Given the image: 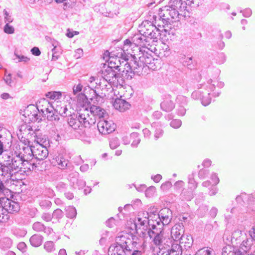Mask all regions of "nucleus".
<instances>
[{"label":"nucleus","mask_w":255,"mask_h":255,"mask_svg":"<svg viewBox=\"0 0 255 255\" xmlns=\"http://www.w3.org/2000/svg\"><path fill=\"white\" fill-rule=\"evenodd\" d=\"M33 160V159H30L29 160H22L21 167L25 169L24 171H33L37 167V164L35 163Z\"/></svg>","instance_id":"29"},{"label":"nucleus","mask_w":255,"mask_h":255,"mask_svg":"<svg viewBox=\"0 0 255 255\" xmlns=\"http://www.w3.org/2000/svg\"><path fill=\"white\" fill-rule=\"evenodd\" d=\"M68 180L71 185L74 188L81 189L86 186V182L82 178L79 177V173L77 172H72L68 175Z\"/></svg>","instance_id":"13"},{"label":"nucleus","mask_w":255,"mask_h":255,"mask_svg":"<svg viewBox=\"0 0 255 255\" xmlns=\"http://www.w3.org/2000/svg\"><path fill=\"white\" fill-rule=\"evenodd\" d=\"M28 113V109L25 110L24 111V115H27V116L29 117V119H30V120H31V121H36L38 120L39 116L38 115L36 111H35L34 112H33V113H31L30 115H29Z\"/></svg>","instance_id":"50"},{"label":"nucleus","mask_w":255,"mask_h":255,"mask_svg":"<svg viewBox=\"0 0 255 255\" xmlns=\"http://www.w3.org/2000/svg\"><path fill=\"white\" fill-rule=\"evenodd\" d=\"M12 244V240L8 237L3 238L0 241V248L3 250H6L10 248Z\"/></svg>","instance_id":"34"},{"label":"nucleus","mask_w":255,"mask_h":255,"mask_svg":"<svg viewBox=\"0 0 255 255\" xmlns=\"http://www.w3.org/2000/svg\"><path fill=\"white\" fill-rule=\"evenodd\" d=\"M113 106L116 110L123 112L129 108L130 104L125 100L117 98L115 100Z\"/></svg>","instance_id":"20"},{"label":"nucleus","mask_w":255,"mask_h":255,"mask_svg":"<svg viewBox=\"0 0 255 255\" xmlns=\"http://www.w3.org/2000/svg\"><path fill=\"white\" fill-rule=\"evenodd\" d=\"M112 9H109V12H107L106 16L110 17H113L117 16L119 13V8L117 4H112Z\"/></svg>","instance_id":"40"},{"label":"nucleus","mask_w":255,"mask_h":255,"mask_svg":"<svg viewBox=\"0 0 255 255\" xmlns=\"http://www.w3.org/2000/svg\"><path fill=\"white\" fill-rule=\"evenodd\" d=\"M194 174L190 175L188 177L189 188L195 190L197 187V183L194 180Z\"/></svg>","instance_id":"46"},{"label":"nucleus","mask_w":255,"mask_h":255,"mask_svg":"<svg viewBox=\"0 0 255 255\" xmlns=\"http://www.w3.org/2000/svg\"><path fill=\"white\" fill-rule=\"evenodd\" d=\"M120 73L111 68H107L102 72L103 81L107 82L110 84L114 83L119 77Z\"/></svg>","instance_id":"12"},{"label":"nucleus","mask_w":255,"mask_h":255,"mask_svg":"<svg viewBox=\"0 0 255 255\" xmlns=\"http://www.w3.org/2000/svg\"><path fill=\"white\" fill-rule=\"evenodd\" d=\"M182 249L181 246L177 243L172 244L170 249L168 250L167 255H182Z\"/></svg>","instance_id":"30"},{"label":"nucleus","mask_w":255,"mask_h":255,"mask_svg":"<svg viewBox=\"0 0 255 255\" xmlns=\"http://www.w3.org/2000/svg\"><path fill=\"white\" fill-rule=\"evenodd\" d=\"M44 249L48 253H51L55 251V245L52 241H47L44 244Z\"/></svg>","instance_id":"45"},{"label":"nucleus","mask_w":255,"mask_h":255,"mask_svg":"<svg viewBox=\"0 0 255 255\" xmlns=\"http://www.w3.org/2000/svg\"><path fill=\"white\" fill-rule=\"evenodd\" d=\"M159 27L158 26V27H156L152 22L145 20L141 23L140 32H142L143 35L148 38L153 43L157 41V39L161 34V32H162V30L165 32L167 31L165 29L161 30Z\"/></svg>","instance_id":"5"},{"label":"nucleus","mask_w":255,"mask_h":255,"mask_svg":"<svg viewBox=\"0 0 255 255\" xmlns=\"http://www.w3.org/2000/svg\"><path fill=\"white\" fill-rule=\"evenodd\" d=\"M83 112L86 114H88L89 118H94L95 123L97 119L99 120L104 119L105 115L106 114V112L104 109L94 105L90 106L89 110L86 108Z\"/></svg>","instance_id":"9"},{"label":"nucleus","mask_w":255,"mask_h":255,"mask_svg":"<svg viewBox=\"0 0 255 255\" xmlns=\"http://www.w3.org/2000/svg\"><path fill=\"white\" fill-rule=\"evenodd\" d=\"M253 240L252 238L246 239V240H243L240 244L239 249H241V250L245 252L249 253L250 250H251L253 245Z\"/></svg>","instance_id":"27"},{"label":"nucleus","mask_w":255,"mask_h":255,"mask_svg":"<svg viewBox=\"0 0 255 255\" xmlns=\"http://www.w3.org/2000/svg\"><path fill=\"white\" fill-rule=\"evenodd\" d=\"M116 243L110 246L109 255H130L131 249L128 244L131 243L130 239L124 236H118L116 238Z\"/></svg>","instance_id":"3"},{"label":"nucleus","mask_w":255,"mask_h":255,"mask_svg":"<svg viewBox=\"0 0 255 255\" xmlns=\"http://www.w3.org/2000/svg\"><path fill=\"white\" fill-rule=\"evenodd\" d=\"M194 189H184L183 190L181 195L184 196V198L187 201H190L194 196Z\"/></svg>","instance_id":"37"},{"label":"nucleus","mask_w":255,"mask_h":255,"mask_svg":"<svg viewBox=\"0 0 255 255\" xmlns=\"http://www.w3.org/2000/svg\"><path fill=\"white\" fill-rule=\"evenodd\" d=\"M3 15H4V22L6 23H9L12 22L13 19L11 15L9 14V13L5 10H3Z\"/></svg>","instance_id":"55"},{"label":"nucleus","mask_w":255,"mask_h":255,"mask_svg":"<svg viewBox=\"0 0 255 255\" xmlns=\"http://www.w3.org/2000/svg\"><path fill=\"white\" fill-rule=\"evenodd\" d=\"M33 159L39 161L46 159L49 154L47 146L40 144L33 145Z\"/></svg>","instance_id":"11"},{"label":"nucleus","mask_w":255,"mask_h":255,"mask_svg":"<svg viewBox=\"0 0 255 255\" xmlns=\"http://www.w3.org/2000/svg\"><path fill=\"white\" fill-rule=\"evenodd\" d=\"M45 115H46L48 121L53 122L54 124L58 122L60 120L59 115L54 107L52 108V110H50Z\"/></svg>","instance_id":"28"},{"label":"nucleus","mask_w":255,"mask_h":255,"mask_svg":"<svg viewBox=\"0 0 255 255\" xmlns=\"http://www.w3.org/2000/svg\"><path fill=\"white\" fill-rule=\"evenodd\" d=\"M14 55L18 59V62H27L29 61L30 59L25 56L20 55L18 54L17 52H14Z\"/></svg>","instance_id":"61"},{"label":"nucleus","mask_w":255,"mask_h":255,"mask_svg":"<svg viewBox=\"0 0 255 255\" xmlns=\"http://www.w3.org/2000/svg\"><path fill=\"white\" fill-rule=\"evenodd\" d=\"M52 163L61 170H64L68 166L69 160L66 158L65 155L59 154L53 158Z\"/></svg>","instance_id":"19"},{"label":"nucleus","mask_w":255,"mask_h":255,"mask_svg":"<svg viewBox=\"0 0 255 255\" xmlns=\"http://www.w3.org/2000/svg\"><path fill=\"white\" fill-rule=\"evenodd\" d=\"M183 4L184 3L181 0H170L169 5L167 6L175 9L180 10Z\"/></svg>","instance_id":"35"},{"label":"nucleus","mask_w":255,"mask_h":255,"mask_svg":"<svg viewBox=\"0 0 255 255\" xmlns=\"http://www.w3.org/2000/svg\"><path fill=\"white\" fill-rule=\"evenodd\" d=\"M68 187V185L63 182H59L56 185L57 189L60 192H64Z\"/></svg>","instance_id":"56"},{"label":"nucleus","mask_w":255,"mask_h":255,"mask_svg":"<svg viewBox=\"0 0 255 255\" xmlns=\"http://www.w3.org/2000/svg\"><path fill=\"white\" fill-rule=\"evenodd\" d=\"M97 128L100 133L108 134L115 130L116 125L112 121H108L103 119L98 121Z\"/></svg>","instance_id":"10"},{"label":"nucleus","mask_w":255,"mask_h":255,"mask_svg":"<svg viewBox=\"0 0 255 255\" xmlns=\"http://www.w3.org/2000/svg\"><path fill=\"white\" fill-rule=\"evenodd\" d=\"M170 14L169 7L165 6L160 8L158 12L159 19L162 23H158L157 26L161 27L162 26L163 28L165 27L166 26L168 27V25H171L173 23Z\"/></svg>","instance_id":"8"},{"label":"nucleus","mask_w":255,"mask_h":255,"mask_svg":"<svg viewBox=\"0 0 255 255\" xmlns=\"http://www.w3.org/2000/svg\"><path fill=\"white\" fill-rule=\"evenodd\" d=\"M110 61L107 68H111L118 72H122L123 69L122 68V64L118 58H114L109 60Z\"/></svg>","instance_id":"25"},{"label":"nucleus","mask_w":255,"mask_h":255,"mask_svg":"<svg viewBox=\"0 0 255 255\" xmlns=\"http://www.w3.org/2000/svg\"><path fill=\"white\" fill-rule=\"evenodd\" d=\"M62 94L61 92L51 91L45 94V96L51 100L55 101L60 100L62 98Z\"/></svg>","instance_id":"36"},{"label":"nucleus","mask_w":255,"mask_h":255,"mask_svg":"<svg viewBox=\"0 0 255 255\" xmlns=\"http://www.w3.org/2000/svg\"><path fill=\"white\" fill-rule=\"evenodd\" d=\"M41 218L46 222H50L53 218V216L49 213H43L41 215Z\"/></svg>","instance_id":"62"},{"label":"nucleus","mask_w":255,"mask_h":255,"mask_svg":"<svg viewBox=\"0 0 255 255\" xmlns=\"http://www.w3.org/2000/svg\"><path fill=\"white\" fill-rule=\"evenodd\" d=\"M30 142L29 141L27 140V143H25V145H27L26 146H23L22 151L17 155L19 156L22 160H29L30 159H33V145H30Z\"/></svg>","instance_id":"18"},{"label":"nucleus","mask_w":255,"mask_h":255,"mask_svg":"<svg viewBox=\"0 0 255 255\" xmlns=\"http://www.w3.org/2000/svg\"><path fill=\"white\" fill-rule=\"evenodd\" d=\"M161 109L166 112L171 111L175 107V104L171 99V96L168 95L160 104Z\"/></svg>","instance_id":"21"},{"label":"nucleus","mask_w":255,"mask_h":255,"mask_svg":"<svg viewBox=\"0 0 255 255\" xmlns=\"http://www.w3.org/2000/svg\"><path fill=\"white\" fill-rule=\"evenodd\" d=\"M0 175L5 177L6 180L10 179L15 172H13L9 165H6V161H5L3 164H0Z\"/></svg>","instance_id":"22"},{"label":"nucleus","mask_w":255,"mask_h":255,"mask_svg":"<svg viewBox=\"0 0 255 255\" xmlns=\"http://www.w3.org/2000/svg\"><path fill=\"white\" fill-rule=\"evenodd\" d=\"M209 170L208 169H201L198 173V177L201 179H204L209 174Z\"/></svg>","instance_id":"58"},{"label":"nucleus","mask_w":255,"mask_h":255,"mask_svg":"<svg viewBox=\"0 0 255 255\" xmlns=\"http://www.w3.org/2000/svg\"><path fill=\"white\" fill-rule=\"evenodd\" d=\"M182 125V122L179 119L173 120L170 123V125L174 128H179Z\"/></svg>","instance_id":"54"},{"label":"nucleus","mask_w":255,"mask_h":255,"mask_svg":"<svg viewBox=\"0 0 255 255\" xmlns=\"http://www.w3.org/2000/svg\"><path fill=\"white\" fill-rule=\"evenodd\" d=\"M186 112V110L183 106H179L177 109V114L179 116H184Z\"/></svg>","instance_id":"63"},{"label":"nucleus","mask_w":255,"mask_h":255,"mask_svg":"<svg viewBox=\"0 0 255 255\" xmlns=\"http://www.w3.org/2000/svg\"><path fill=\"white\" fill-rule=\"evenodd\" d=\"M132 43L136 46H140L142 47H147L148 46L152 44V42L147 38L143 33H137L135 34L131 38Z\"/></svg>","instance_id":"14"},{"label":"nucleus","mask_w":255,"mask_h":255,"mask_svg":"<svg viewBox=\"0 0 255 255\" xmlns=\"http://www.w3.org/2000/svg\"><path fill=\"white\" fill-rule=\"evenodd\" d=\"M131 59L128 62L127 61L128 59L125 58L126 63L122 71V75L127 79H131L135 73L139 74L140 70L143 69V64L140 62L139 58L137 59L134 55L130 54Z\"/></svg>","instance_id":"4"},{"label":"nucleus","mask_w":255,"mask_h":255,"mask_svg":"<svg viewBox=\"0 0 255 255\" xmlns=\"http://www.w3.org/2000/svg\"><path fill=\"white\" fill-rule=\"evenodd\" d=\"M66 215L67 218H74L76 216L77 211L75 207L69 206L65 208Z\"/></svg>","instance_id":"39"},{"label":"nucleus","mask_w":255,"mask_h":255,"mask_svg":"<svg viewBox=\"0 0 255 255\" xmlns=\"http://www.w3.org/2000/svg\"><path fill=\"white\" fill-rule=\"evenodd\" d=\"M142 217L137 218L138 224L140 226L139 229L136 228V233L143 238L149 237L150 239L153 236L163 233L164 225L157 220L149 219L148 213H143Z\"/></svg>","instance_id":"1"},{"label":"nucleus","mask_w":255,"mask_h":255,"mask_svg":"<svg viewBox=\"0 0 255 255\" xmlns=\"http://www.w3.org/2000/svg\"><path fill=\"white\" fill-rule=\"evenodd\" d=\"M170 15L173 22H175L179 20V10L175 9L172 8H170Z\"/></svg>","instance_id":"49"},{"label":"nucleus","mask_w":255,"mask_h":255,"mask_svg":"<svg viewBox=\"0 0 255 255\" xmlns=\"http://www.w3.org/2000/svg\"><path fill=\"white\" fill-rule=\"evenodd\" d=\"M43 241V237L40 235L35 234L32 235L29 239L31 245L34 247H38L42 245Z\"/></svg>","instance_id":"26"},{"label":"nucleus","mask_w":255,"mask_h":255,"mask_svg":"<svg viewBox=\"0 0 255 255\" xmlns=\"http://www.w3.org/2000/svg\"><path fill=\"white\" fill-rule=\"evenodd\" d=\"M184 225L182 223L176 224L171 229V238L175 241L182 240L184 237Z\"/></svg>","instance_id":"17"},{"label":"nucleus","mask_w":255,"mask_h":255,"mask_svg":"<svg viewBox=\"0 0 255 255\" xmlns=\"http://www.w3.org/2000/svg\"><path fill=\"white\" fill-rule=\"evenodd\" d=\"M0 204V209L2 210L3 215L8 217L7 221L10 218L9 213L12 214L17 212L20 209L18 203L7 198H2Z\"/></svg>","instance_id":"6"},{"label":"nucleus","mask_w":255,"mask_h":255,"mask_svg":"<svg viewBox=\"0 0 255 255\" xmlns=\"http://www.w3.org/2000/svg\"><path fill=\"white\" fill-rule=\"evenodd\" d=\"M173 240L172 238L169 237H166L165 241H164L165 243L163 244V249H170V247L172 246V244H174V243H172Z\"/></svg>","instance_id":"53"},{"label":"nucleus","mask_w":255,"mask_h":255,"mask_svg":"<svg viewBox=\"0 0 255 255\" xmlns=\"http://www.w3.org/2000/svg\"><path fill=\"white\" fill-rule=\"evenodd\" d=\"M208 210V208L206 205L200 206L197 211V215L200 217H203Z\"/></svg>","instance_id":"52"},{"label":"nucleus","mask_w":255,"mask_h":255,"mask_svg":"<svg viewBox=\"0 0 255 255\" xmlns=\"http://www.w3.org/2000/svg\"><path fill=\"white\" fill-rule=\"evenodd\" d=\"M203 93L201 91H195L192 93L191 97L195 100L200 99L201 100V98L203 96Z\"/></svg>","instance_id":"57"},{"label":"nucleus","mask_w":255,"mask_h":255,"mask_svg":"<svg viewBox=\"0 0 255 255\" xmlns=\"http://www.w3.org/2000/svg\"><path fill=\"white\" fill-rule=\"evenodd\" d=\"M245 235H244L242 232L237 230L235 231L232 235L231 242L233 246H238L242 240L244 239Z\"/></svg>","instance_id":"24"},{"label":"nucleus","mask_w":255,"mask_h":255,"mask_svg":"<svg viewBox=\"0 0 255 255\" xmlns=\"http://www.w3.org/2000/svg\"><path fill=\"white\" fill-rule=\"evenodd\" d=\"M4 32L7 34H12L14 32V28L12 26H11L9 23H6L3 29Z\"/></svg>","instance_id":"60"},{"label":"nucleus","mask_w":255,"mask_h":255,"mask_svg":"<svg viewBox=\"0 0 255 255\" xmlns=\"http://www.w3.org/2000/svg\"><path fill=\"white\" fill-rule=\"evenodd\" d=\"M67 122L69 126L75 130L80 129L82 127L90 128L95 124L94 119L89 118L88 114H86L83 111H80L76 115H71Z\"/></svg>","instance_id":"2"},{"label":"nucleus","mask_w":255,"mask_h":255,"mask_svg":"<svg viewBox=\"0 0 255 255\" xmlns=\"http://www.w3.org/2000/svg\"><path fill=\"white\" fill-rule=\"evenodd\" d=\"M53 106L45 99H43L39 102L37 109L43 114H46L50 110H52Z\"/></svg>","instance_id":"23"},{"label":"nucleus","mask_w":255,"mask_h":255,"mask_svg":"<svg viewBox=\"0 0 255 255\" xmlns=\"http://www.w3.org/2000/svg\"><path fill=\"white\" fill-rule=\"evenodd\" d=\"M140 62L143 64V68L147 67L148 69L152 70H155L159 68V60L155 59L150 54L147 52L142 53V55L139 56Z\"/></svg>","instance_id":"7"},{"label":"nucleus","mask_w":255,"mask_h":255,"mask_svg":"<svg viewBox=\"0 0 255 255\" xmlns=\"http://www.w3.org/2000/svg\"><path fill=\"white\" fill-rule=\"evenodd\" d=\"M211 102V98L210 96V93L206 92L203 93V96L201 98V102L202 105L204 106H207L209 105Z\"/></svg>","instance_id":"41"},{"label":"nucleus","mask_w":255,"mask_h":255,"mask_svg":"<svg viewBox=\"0 0 255 255\" xmlns=\"http://www.w3.org/2000/svg\"><path fill=\"white\" fill-rule=\"evenodd\" d=\"M120 145V142L117 138H114L110 141V146L112 149H115Z\"/></svg>","instance_id":"59"},{"label":"nucleus","mask_w":255,"mask_h":255,"mask_svg":"<svg viewBox=\"0 0 255 255\" xmlns=\"http://www.w3.org/2000/svg\"><path fill=\"white\" fill-rule=\"evenodd\" d=\"M165 238V237L163 236V233H162L153 236V238H152V242L154 245L158 247V246H161V245H162V241L163 239H164Z\"/></svg>","instance_id":"43"},{"label":"nucleus","mask_w":255,"mask_h":255,"mask_svg":"<svg viewBox=\"0 0 255 255\" xmlns=\"http://www.w3.org/2000/svg\"><path fill=\"white\" fill-rule=\"evenodd\" d=\"M52 215L53 216V218L56 219L58 221H59L63 218L64 213L61 209H56L53 211Z\"/></svg>","instance_id":"47"},{"label":"nucleus","mask_w":255,"mask_h":255,"mask_svg":"<svg viewBox=\"0 0 255 255\" xmlns=\"http://www.w3.org/2000/svg\"><path fill=\"white\" fill-rule=\"evenodd\" d=\"M39 204L42 209H48L51 206V202L49 200L41 198L39 200Z\"/></svg>","instance_id":"44"},{"label":"nucleus","mask_w":255,"mask_h":255,"mask_svg":"<svg viewBox=\"0 0 255 255\" xmlns=\"http://www.w3.org/2000/svg\"><path fill=\"white\" fill-rule=\"evenodd\" d=\"M34 142V144H40L44 146H47L49 144V141L46 139L45 135H36Z\"/></svg>","instance_id":"33"},{"label":"nucleus","mask_w":255,"mask_h":255,"mask_svg":"<svg viewBox=\"0 0 255 255\" xmlns=\"http://www.w3.org/2000/svg\"><path fill=\"white\" fill-rule=\"evenodd\" d=\"M45 225L40 222H36L32 225V229L37 232L43 231Z\"/></svg>","instance_id":"48"},{"label":"nucleus","mask_w":255,"mask_h":255,"mask_svg":"<svg viewBox=\"0 0 255 255\" xmlns=\"http://www.w3.org/2000/svg\"><path fill=\"white\" fill-rule=\"evenodd\" d=\"M156 191V189L154 186H150L145 190V195L146 197L150 198L152 197Z\"/></svg>","instance_id":"51"},{"label":"nucleus","mask_w":255,"mask_h":255,"mask_svg":"<svg viewBox=\"0 0 255 255\" xmlns=\"http://www.w3.org/2000/svg\"><path fill=\"white\" fill-rule=\"evenodd\" d=\"M55 109L58 115L61 117H66L71 115L70 112L68 111L67 106L65 105H57Z\"/></svg>","instance_id":"32"},{"label":"nucleus","mask_w":255,"mask_h":255,"mask_svg":"<svg viewBox=\"0 0 255 255\" xmlns=\"http://www.w3.org/2000/svg\"><path fill=\"white\" fill-rule=\"evenodd\" d=\"M158 218V221L163 223V225H168L172 218V211L167 208L162 209L157 215Z\"/></svg>","instance_id":"15"},{"label":"nucleus","mask_w":255,"mask_h":255,"mask_svg":"<svg viewBox=\"0 0 255 255\" xmlns=\"http://www.w3.org/2000/svg\"><path fill=\"white\" fill-rule=\"evenodd\" d=\"M235 255H252L241 250L238 247H235Z\"/></svg>","instance_id":"64"},{"label":"nucleus","mask_w":255,"mask_h":255,"mask_svg":"<svg viewBox=\"0 0 255 255\" xmlns=\"http://www.w3.org/2000/svg\"><path fill=\"white\" fill-rule=\"evenodd\" d=\"M130 138L133 140L131 146L133 147H136L140 142L139 134L135 132H132L130 134Z\"/></svg>","instance_id":"38"},{"label":"nucleus","mask_w":255,"mask_h":255,"mask_svg":"<svg viewBox=\"0 0 255 255\" xmlns=\"http://www.w3.org/2000/svg\"><path fill=\"white\" fill-rule=\"evenodd\" d=\"M7 158L8 159L5 160L6 161V165H9L13 172L16 173L19 168H22V159L19 156L17 155L14 157L8 156Z\"/></svg>","instance_id":"16"},{"label":"nucleus","mask_w":255,"mask_h":255,"mask_svg":"<svg viewBox=\"0 0 255 255\" xmlns=\"http://www.w3.org/2000/svg\"><path fill=\"white\" fill-rule=\"evenodd\" d=\"M222 255H235V247L230 245L225 246L222 252Z\"/></svg>","instance_id":"42"},{"label":"nucleus","mask_w":255,"mask_h":255,"mask_svg":"<svg viewBox=\"0 0 255 255\" xmlns=\"http://www.w3.org/2000/svg\"><path fill=\"white\" fill-rule=\"evenodd\" d=\"M152 128H154V137L155 139L157 140L161 137L163 134V130L160 128L161 125L158 122H153L151 124Z\"/></svg>","instance_id":"31"}]
</instances>
